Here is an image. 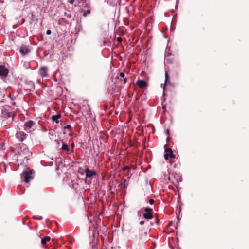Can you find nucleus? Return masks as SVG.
<instances>
[{
	"instance_id": "obj_19",
	"label": "nucleus",
	"mask_w": 249,
	"mask_h": 249,
	"mask_svg": "<svg viewBox=\"0 0 249 249\" xmlns=\"http://www.w3.org/2000/svg\"><path fill=\"white\" fill-rule=\"evenodd\" d=\"M70 149H71V151L72 152H73V149L74 148V143L73 142H71V144H70Z\"/></svg>"
},
{
	"instance_id": "obj_18",
	"label": "nucleus",
	"mask_w": 249,
	"mask_h": 249,
	"mask_svg": "<svg viewBox=\"0 0 249 249\" xmlns=\"http://www.w3.org/2000/svg\"><path fill=\"white\" fill-rule=\"evenodd\" d=\"M174 158H175V157H164L165 160H169L170 162H171L172 160Z\"/></svg>"
},
{
	"instance_id": "obj_14",
	"label": "nucleus",
	"mask_w": 249,
	"mask_h": 249,
	"mask_svg": "<svg viewBox=\"0 0 249 249\" xmlns=\"http://www.w3.org/2000/svg\"><path fill=\"white\" fill-rule=\"evenodd\" d=\"M61 116L60 114H57L55 115L52 116V119L56 124H58L59 122V119L61 118Z\"/></svg>"
},
{
	"instance_id": "obj_26",
	"label": "nucleus",
	"mask_w": 249,
	"mask_h": 249,
	"mask_svg": "<svg viewBox=\"0 0 249 249\" xmlns=\"http://www.w3.org/2000/svg\"><path fill=\"white\" fill-rule=\"evenodd\" d=\"M124 185H127V179H124Z\"/></svg>"
},
{
	"instance_id": "obj_31",
	"label": "nucleus",
	"mask_w": 249,
	"mask_h": 249,
	"mask_svg": "<svg viewBox=\"0 0 249 249\" xmlns=\"http://www.w3.org/2000/svg\"><path fill=\"white\" fill-rule=\"evenodd\" d=\"M51 159L52 160H53V158H51Z\"/></svg>"
},
{
	"instance_id": "obj_29",
	"label": "nucleus",
	"mask_w": 249,
	"mask_h": 249,
	"mask_svg": "<svg viewBox=\"0 0 249 249\" xmlns=\"http://www.w3.org/2000/svg\"><path fill=\"white\" fill-rule=\"evenodd\" d=\"M126 81H127L126 78H124V84H125L126 83Z\"/></svg>"
},
{
	"instance_id": "obj_5",
	"label": "nucleus",
	"mask_w": 249,
	"mask_h": 249,
	"mask_svg": "<svg viewBox=\"0 0 249 249\" xmlns=\"http://www.w3.org/2000/svg\"><path fill=\"white\" fill-rule=\"evenodd\" d=\"M35 122L32 120H29L26 122L24 124V129L28 132H31V128L34 125Z\"/></svg>"
},
{
	"instance_id": "obj_16",
	"label": "nucleus",
	"mask_w": 249,
	"mask_h": 249,
	"mask_svg": "<svg viewBox=\"0 0 249 249\" xmlns=\"http://www.w3.org/2000/svg\"><path fill=\"white\" fill-rule=\"evenodd\" d=\"M51 238L49 236H46L44 238L41 239V244L43 246L47 242H48L50 240Z\"/></svg>"
},
{
	"instance_id": "obj_13",
	"label": "nucleus",
	"mask_w": 249,
	"mask_h": 249,
	"mask_svg": "<svg viewBox=\"0 0 249 249\" xmlns=\"http://www.w3.org/2000/svg\"><path fill=\"white\" fill-rule=\"evenodd\" d=\"M165 154L164 156H174L173 154V151L171 148L165 146Z\"/></svg>"
},
{
	"instance_id": "obj_15",
	"label": "nucleus",
	"mask_w": 249,
	"mask_h": 249,
	"mask_svg": "<svg viewBox=\"0 0 249 249\" xmlns=\"http://www.w3.org/2000/svg\"><path fill=\"white\" fill-rule=\"evenodd\" d=\"M63 129H64V133L66 134L67 131H69V132L71 131V127L70 124H67L66 126H65L63 127Z\"/></svg>"
},
{
	"instance_id": "obj_11",
	"label": "nucleus",
	"mask_w": 249,
	"mask_h": 249,
	"mask_svg": "<svg viewBox=\"0 0 249 249\" xmlns=\"http://www.w3.org/2000/svg\"><path fill=\"white\" fill-rule=\"evenodd\" d=\"M137 85L141 89L146 88L147 86V83L143 80H138L136 83Z\"/></svg>"
},
{
	"instance_id": "obj_22",
	"label": "nucleus",
	"mask_w": 249,
	"mask_h": 249,
	"mask_svg": "<svg viewBox=\"0 0 249 249\" xmlns=\"http://www.w3.org/2000/svg\"><path fill=\"white\" fill-rule=\"evenodd\" d=\"M154 202V201L153 199H150L149 200V203L151 205L153 204Z\"/></svg>"
},
{
	"instance_id": "obj_17",
	"label": "nucleus",
	"mask_w": 249,
	"mask_h": 249,
	"mask_svg": "<svg viewBox=\"0 0 249 249\" xmlns=\"http://www.w3.org/2000/svg\"><path fill=\"white\" fill-rule=\"evenodd\" d=\"M165 84H167L169 81V77H168V74L167 72H165Z\"/></svg>"
},
{
	"instance_id": "obj_2",
	"label": "nucleus",
	"mask_w": 249,
	"mask_h": 249,
	"mask_svg": "<svg viewBox=\"0 0 249 249\" xmlns=\"http://www.w3.org/2000/svg\"><path fill=\"white\" fill-rule=\"evenodd\" d=\"M32 170H29L28 171H24L21 174V176L24 178V181L26 183H28L30 179L33 178Z\"/></svg>"
},
{
	"instance_id": "obj_23",
	"label": "nucleus",
	"mask_w": 249,
	"mask_h": 249,
	"mask_svg": "<svg viewBox=\"0 0 249 249\" xmlns=\"http://www.w3.org/2000/svg\"><path fill=\"white\" fill-rule=\"evenodd\" d=\"M116 39L117 41L119 42H121L122 41V38L120 37H117Z\"/></svg>"
},
{
	"instance_id": "obj_6",
	"label": "nucleus",
	"mask_w": 249,
	"mask_h": 249,
	"mask_svg": "<svg viewBox=\"0 0 249 249\" xmlns=\"http://www.w3.org/2000/svg\"><path fill=\"white\" fill-rule=\"evenodd\" d=\"M16 138L20 142L23 141L27 137V134L23 131H18L16 134Z\"/></svg>"
},
{
	"instance_id": "obj_28",
	"label": "nucleus",
	"mask_w": 249,
	"mask_h": 249,
	"mask_svg": "<svg viewBox=\"0 0 249 249\" xmlns=\"http://www.w3.org/2000/svg\"><path fill=\"white\" fill-rule=\"evenodd\" d=\"M144 223V221H141L140 222V225H143Z\"/></svg>"
},
{
	"instance_id": "obj_30",
	"label": "nucleus",
	"mask_w": 249,
	"mask_h": 249,
	"mask_svg": "<svg viewBox=\"0 0 249 249\" xmlns=\"http://www.w3.org/2000/svg\"><path fill=\"white\" fill-rule=\"evenodd\" d=\"M36 219H38V220H41V219H42V217H39V218H36Z\"/></svg>"
},
{
	"instance_id": "obj_12",
	"label": "nucleus",
	"mask_w": 249,
	"mask_h": 249,
	"mask_svg": "<svg viewBox=\"0 0 249 249\" xmlns=\"http://www.w3.org/2000/svg\"><path fill=\"white\" fill-rule=\"evenodd\" d=\"M29 49L26 46H22L20 49V53L23 55H26L29 52Z\"/></svg>"
},
{
	"instance_id": "obj_7",
	"label": "nucleus",
	"mask_w": 249,
	"mask_h": 249,
	"mask_svg": "<svg viewBox=\"0 0 249 249\" xmlns=\"http://www.w3.org/2000/svg\"><path fill=\"white\" fill-rule=\"evenodd\" d=\"M61 149L62 151L66 154L69 155L72 153L71 149L69 147L68 145L65 143H63L62 144Z\"/></svg>"
},
{
	"instance_id": "obj_1",
	"label": "nucleus",
	"mask_w": 249,
	"mask_h": 249,
	"mask_svg": "<svg viewBox=\"0 0 249 249\" xmlns=\"http://www.w3.org/2000/svg\"><path fill=\"white\" fill-rule=\"evenodd\" d=\"M169 180L173 184L177 185L182 180L181 177L178 174H171L168 177Z\"/></svg>"
},
{
	"instance_id": "obj_4",
	"label": "nucleus",
	"mask_w": 249,
	"mask_h": 249,
	"mask_svg": "<svg viewBox=\"0 0 249 249\" xmlns=\"http://www.w3.org/2000/svg\"><path fill=\"white\" fill-rule=\"evenodd\" d=\"M9 73V70L4 66L0 65V76L1 78H6Z\"/></svg>"
},
{
	"instance_id": "obj_10",
	"label": "nucleus",
	"mask_w": 249,
	"mask_h": 249,
	"mask_svg": "<svg viewBox=\"0 0 249 249\" xmlns=\"http://www.w3.org/2000/svg\"><path fill=\"white\" fill-rule=\"evenodd\" d=\"M85 173L86 174V177L87 178H92L93 176H95L96 174V173L94 170H90L88 168L85 169Z\"/></svg>"
},
{
	"instance_id": "obj_20",
	"label": "nucleus",
	"mask_w": 249,
	"mask_h": 249,
	"mask_svg": "<svg viewBox=\"0 0 249 249\" xmlns=\"http://www.w3.org/2000/svg\"><path fill=\"white\" fill-rule=\"evenodd\" d=\"M90 13V10H87L86 11H85L83 13V16H86L87 14H89Z\"/></svg>"
},
{
	"instance_id": "obj_3",
	"label": "nucleus",
	"mask_w": 249,
	"mask_h": 249,
	"mask_svg": "<svg viewBox=\"0 0 249 249\" xmlns=\"http://www.w3.org/2000/svg\"><path fill=\"white\" fill-rule=\"evenodd\" d=\"M145 213H143V216L145 219H151L153 217V210L151 208H146L144 210Z\"/></svg>"
},
{
	"instance_id": "obj_8",
	"label": "nucleus",
	"mask_w": 249,
	"mask_h": 249,
	"mask_svg": "<svg viewBox=\"0 0 249 249\" xmlns=\"http://www.w3.org/2000/svg\"><path fill=\"white\" fill-rule=\"evenodd\" d=\"M39 74L42 77H47V68L46 67H41L39 70Z\"/></svg>"
},
{
	"instance_id": "obj_24",
	"label": "nucleus",
	"mask_w": 249,
	"mask_h": 249,
	"mask_svg": "<svg viewBox=\"0 0 249 249\" xmlns=\"http://www.w3.org/2000/svg\"><path fill=\"white\" fill-rule=\"evenodd\" d=\"M75 1V0H69V2L71 4H73V3Z\"/></svg>"
},
{
	"instance_id": "obj_27",
	"label": "nucleus",
	"mask_w": 249,
	"mask_h": 249,
	"mask_svg": "<svg viewBox=\"0 0 249 249\" xmlns=\"http://www.w3.org/2000/svg\"><path fill=\"white\" fill-rule=\"evenodd\" d=\"M46 34L48 35H50L51 34V31L50 30H47Z\"/></svg>"
},
{
	"instance_id": "obj_21",
	"label": "nucleus",
	"mask_w": 249,
	"mask_h": 249,
	"mask_svg": "<svg viewBox=\"0 0 249 249\" xmlns=\"http://www.w3.org/2000/svg\"><path fill=\"white\" fill-rule=\"evenodd\" d=\"M125 76V74L124 72H120L119 73V76L121 78H124Z\"/></svg>"
},
{
	"instance_id": "obj_25",
	"label": "nucleus",
	"mask_w": 249,
	"mask_h": 249,
	"mask_svg": "<svg viewBox=\"0 0 249 249\" xmlns=\"http://www.w3.org/2000/svg\"><path fill=\"white\" fill-rule=\"evenodd\" d=\"M129 169V167L126 166L123 168L124 170H128Z\"/></svg>"
},
{
	"instance_id": "obj_9",
	"label": "nucleus",
	"mask_w": 249,
	"mask_h": 249,
	"mask_svg": "<svg viewBox=\"0 0 249 249\" xmlns=\"http://www.w3.org/2000/svg\"><path fill=\"white\" fill-rule=\"evenodd\" d=\"M21 149H23V151L22 152H19L20 155H26L27 156H30L32 154V152L29 150V149L25 145L22 144L21 146Z\"/></svg>"
}]
</instances>
